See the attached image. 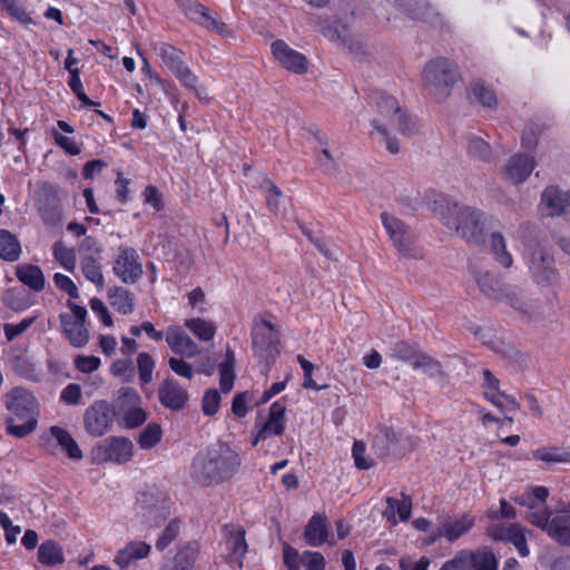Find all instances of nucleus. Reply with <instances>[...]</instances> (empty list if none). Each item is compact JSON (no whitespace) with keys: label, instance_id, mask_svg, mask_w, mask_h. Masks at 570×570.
Returning <instances> with one entry per match:
<instances>
[{"label":"nucleus","instance_id":"obj_47","mask_svg":"<svg viewBox=\"0 0 570 570\" xmlns=\"http://www.w3.org/2000/svg\"><path fill=\"white\" fill-rule=\"evenodd\" d=\"M10 366L16 374L24 379L32 377L36 370L35 364L22 351L17 354L14 351L11 352Z\"/></svg>","mask_w":570,"mask_h":570},{"label":"nucleus","instance_id":"obj_41","mask_svg":"<svg viewBox=\"0 0 570 570\" xmlns=\"http://www.w3.org/2000/svg\"><path fill=\"white\" fill-rule=\"evenodd\" d=\"M110 305L121 314H129L134 309L132 294L122 287H115L109 292Z\"/></svg>","mask_w":570,"mask_h":570},{"label":"nucleus","instance_id":"obj_4","mask_svg":"<svg viewBox=\"0 0 570 570\" xmlns=\"http://www.w3.org/2000/svg\"><path fill=\"white\" fill-rule=\"evenodd\" d=\"M459 67L444 57L430 60L423 71V87L435 101L445 100L460 80Z\"/></svg>","mask_w":570,"mask_h":570},{"label":"nucleus","instance_id":"obj_42","mask_svg":"<svg viewBox=\"0 0 570 570\" xmlns=\"http://www.w3.org/2000/svg\"><path fill=\"white\" fill-rule=\"evenodd\" d=\"M322 35L330 41H338L341 45L348 41L347 27L340 21L326 19L321 22Z\"/></svg>","mask_w":570,"mask_h":570},{"label":"nucleus","instance_id":"obj_22","mask_svg":"<svg viewBox=\"0 0 570 570\" xmlns=\"http://www.w3.org/2000/svg\"><path fill=\"white\" fill-rule=\"evenodd\" d=\"M541 204L548 209L549 216H560L570 206V191L549 186L541 195Z\"/></svg>","mask_w":570,"mask_h":570},{"label":"nucleus","instance_id":"obj_51","mask_svg":"<svg viewBox=\"0 0 570 570\" xmlns=\"http://www.w3.org/2000/svg\"><path fill=\"white\" fill-rule=\"evenodd\" d=\"M140 401L139 394L132 387H121L115 402V411L120 414L126 409L136 406Z\"/></svg>","mask_w":570,"mask_h":570},{"label":"nucleus","instance_id":"obj_27","mask_svg":"<svg viewBox=\"0 0 570 570\" xmlns=\"http://www.w3.org/2000/svg\"><path fill=\"white\" fill-rule=\"evenodd\" d=\"M224 530L226 531L227 535V548L230 550L229 558L230 561H237L239 562V566L242 564L240 558L244 557V554L247 551V543L245 541V531L243 528L233 525V524H226L224 525Z\"/></svg>","mask_w":570,"mask_h":570},{"label":"nucleus","instance_id":"obj_60","mask_svg":"<svg viewBox=\"0 0 570 570\" xmlns=\"http://www.w3.org/2000/svg\"><path fill=\"white\" fill-rule=\"evenodd\" d=\"M69 87L77 96V98L82 102L85 107L98 106V102L91 100L83 91L82 83L79 77V69L75 68V72H72V77H70Z\"/></svg>","mask_w":570,"mask_h":570},{"label":"nucleus","instance_id":"obj_1","mask_svg":"<svg viewBox=\"0 0 570 570\" xmlns=\"http://www.w3.org/2000/svg\"><path fill=\"white\" fill-rule=\"evenodd\" d=\"M239 455L226 443H217L193 462L196 479L207 485L229 480L240 466Z\"/></svg>","mask_w":570,"mask_h":570},{"label":"nucleus","instance_id":"obj_20","mask_svg":"<svg viewBox=\"0 0 570 570\" xmlns=\"http://www.w3.org/2000/svg\"><path fill=\"white\" fill-rule=\"evenodd\" d=\"M304 538L308 546L320 547L324 542L335 544V541L330 540V525L325 515L314 514L304 530Z\"/></svg>","mask_w":570,"mask_h":570},{"label":"nucleus","instance_id":"obj_23","mask_svg":"<svg viewBox=\"0 0 570 570\" xmlns=\"http://www.w3.org/2000/svg\"><path fill=\"white\" fill-rule=\"evenodd\" d=\"M534 168V161L527 155L512 156L504 167L505 177L513 184L527 180Z\"/></svg>","mask_w":570,"mask_h":570},{"label":"nucleus","instance_id":"obj_6","mask_svg":"<svg viewBox=\"0 0 570 570\" xmlns=\"http://www.w3.org/2000/svg\"><path fill=\"white\" fill-rule=\"evenodd\" d=\"M373 104L381 116L380 121L385 126L395 128L402 135H412L416 131V124L413 118L406 115L396 98L381 91H374L370 96Z\"/></svg>","mask_w":570,"mask_h":570},{"label":"nucleus","instance_id":"obj_49","mask_svg":"<svg viewBox=\"0 0 570 570\" xmlns=\"http://www.w3.org/2000/svg\"><path fill=\"white\" fill-rule=\"evenodd\" d=\"M1 9L23 26L33 24L35 21L18 0H0Z\"/></svg>","mask_w":570,"mask_h":570},{"label":"nucleus","instance_id":"obj_55","mask_svg":"<svg viewBox=\"0 0 570 570\" xmlns=\"http://www.w3.org/2000/svg\"><path fill=\"white\" fill-rule=\"evenodd\" d=\"M395 248L404 259H422L424 257V252L416 244L414 235H412L409 240H404L401 245H397Z\"/></svg>","mask_w":570,"mask_h":570},{"label":"nucleus","instance_id":"obj_2","mask_svg":"<svg viewBox=\"0 0 570 570\" xmlns=\"http://www.w3.org/2000/svg\"><path fill=\"white\" fill-rule=\"evenodd\" d=\"M449 216H444V225L454 229L456 234L472 245H482L487 242V234L492 230L498 220L480 209L462 206L454 203L448 208Z\"/></svg>","mask_w":570,"mask_h":570},{"label":"nucleus","instance_id":"obj_3","mask_svg":"<svg viewBox=\"0 0 570 570\" xmlns=\"http://www.w3.org/2000/svg\"><path fill=\"white\" fill-rule=\"evenodd\" d=\"M4 405L13 416L6 417V429L10 435L24 438L37 428V401L31 392L21 386L11 389L4 396Z\"/></svg>","mask_w":570,"mask_h":570},{"label":"nucleus","instance_id":"obj_10","mask_svg":"<svg viewBox=\"0 0 570 570\" xmlns=\"http://www.w3.org/2000/svg\"><path fill=\"white\" fill-rule=\"evenodd\" d=\"M62 194V189L56 184L45 181L39 186L37 206L43 223L48 226L55 227L61 223L60 198Z\"/></svg>","mask_w":570,"mask_h":570},{"label":"nucleus","instance_id":"obj_35","mask_svg":"<svg viewBox=\"0 0 570 570\" xmlns=\"http://www.w3.org/2000/svg\"><path fill=\"white\" fill-rule=\"evenodd\" d=\"M100 258L94 255H83L80 261L81 272L85 277L97 285L104 287V275L101 272Z\"/></svg>","mask_w":570,"mask_h":570},{"label":"nucleus","instance_id":"obj_63","mask_svg":"<svg viewBox=\"0 0 570 570\" xmlns=\"http://www.w3.org/2000/svg\"><path fill=\"white\" fill-rule=\"evenodd\" d=\"M301 562L305 570H324L325 559L320 552L305 551L301 556Z\"/></svg>","mask_w":570,"mask_h":570},{"label":"nucleus","instance_id":"obj_54","mask_svg":"<svg viewBox=\"0 0 570 570\" xmlns=\"http://www.w3.org/2000/svg\"><path fill=\"white\" fill-rule=\"evenodd\" d=\"M179 530V521L176 519L171 520L156 541V549L164 551L171 542L177 539Z\"/></svg>","mask_w":570,"mask_h":570},{"label":"nucleus","instance_id":"obj_12","mask_svg":"<svg viewBox=\"0 0 570 570\" xmlns=\"http://www.w3.org/2000/svg\"><path fill=\"white\" fill-rule=\"evenodd\" d=\"M529 269L540 286H551L558 279L553 256L543 247H537L530 255Z\"/></svg>","mask_w":570,"mask_h":570},{"label":"nucleus","instance_id":"obj_59","mask_svg":"<svg viewBox=\"0 0 570 570\" xmlns=\"http://www.w3.org/2000/svg\"><path fill=\"white\" fill-rule=\"evenodd\" d=\"M137 366L139 371V377L142 383H149L153 377V371L155 362L148 353H140L137 357Z\"/></svg>","mask_w":570,"mask_h":570},{"label":"nucleus","instance_id":"obj_33","mask_svg":"<svg viewBox=\"0 0 570 570\" xmlns=\"http://www.w3.org/2000/svg\"><path fill=\"white\" fill-rule=\"evenodd\" d=\"M38 560L49 567L63 563L65 557L61 546L53 540L42 542L38 549Z\"/></svg>","mask_w":570,"mask_h":570},{"label":"nucleus","instance_id":"obj_28","mask_svg":"<svg viewBox=\"0 0 570 570\" xmlns=\"http://www.w3.org/2000/svg\"><path fill=\"white\" fill-rule=\"evenodd\" d=\"M381 220L395 247L414 235L401 219L386 212L381 214Z\"/></svg>","mask_w":570,"mask_h":570},{"label":"nucleus","instance_id":"obj_21","mask_svg":"<svg viewBox=\"0 0 570 570\" xmlns=\"http://www.w3.org/2000/svg\"><path fill=\"white\" fill-rule=\"evenodd\" d=\"M166 342L175 354H179L184 357H194L199 352L197 344L190 336L177 327H169L167 330Z\"/></svg>","mask_w":570,"mask_h":570},{"label":"nucleus","instance_id":"obj_38","mask_svg":"<svg viewBox=\"0 0 570 570\" xmlns=\"http://www.w3.org/2000/svg\"><path fill=\"white\" fill-rule=\"evenodd\" d=\"M472 570H498V560L494 553L488 549H479L475 552H468Z\"/></svg>","mask_w":570,"mask_h":570},{"label":"nucleus","instance_id":"obj_43","mask_svg":"<svg viewBox=\"0 0 570 570\" xmlns=\"http://www.w3.org/2000/svg\"><path fill=\"white\" fill-rule=\"evenodd\" d=\"M185 326L189 328L200 341L204 342L213 340L216 333L215 324L203 318L185 320Z\"/></svg>","mask_w":570,"mask_h":570},{"label":"nucleus","instance_id":"obj_32","mask_svg":"<svg viewBox=\"0 0 570 570\" xmlns=\"http://www.w3.org/2000/svg\"><path fill=\"white\" fill-rule=\"evenodd\" d=\"M489 250L493 259L503 268H510L513 264V258L507 249V244L503 235L499 232H491L488 242Z\"/></svg>","mask_w":570,"mask_h":570},{"label":"nucleus","instance_id":"obj_30","mask_svg":"<svg viewBox=\"0 0 570 570\" xmlns=\"http://www.w3.org/2000/svg\"><path fill=\"white\" fill-rule=\"evenodd\" d=\"M197 556V543H187L177 551L173 560L163 570H193Z\"/></svg>","mask_w":570,"mask_h":570},{"label":"nucleus","instance_id":"obj_16","mask_svg":"<svg viewBox=\"0 0 570 570\" xmlns=\"http://www.w3.org/2000/svg\"><path fill=\"white\" fill-rule=\"evenodd\" d=\"M132 442L122 436H111L97 446V455L118 464L128 462L132 456Z\"/></svg>","mask_w":570,"mask_h":570},{"label":"nucleus","instance_id":"obj_14","mask_svg":"<svg viewBox=\"0 0 570 570\" xmlns=\"http://www.w3.org/2000/svg\"><path fill=\"white\" fill-rule=\"evenodd\" d=\"M114 272L124 283L135 284L142 275V266L136 249L119 247Z\"/></svg>","mask_w":570,"mask_h":570},{"label":"nucleus","instance_id":"obj_36","mask_svg":"<svg viewBox=\"0 0 570 570\" xmlns=\"http://www.w3.org/2000/svg\"><path fill=\"white\" fill-rule=\"evenodd\" d=\"M413 368L422 370L429 377L442 380L445 376L442 364L424 352H420L412 363Z\"/></svg>","mask_w":570,"mask_h":570},{"label":"nucleus","instance_id":"obj_50","mask_svg":"<svg viewBox=\"0 0 570 570\" xmlns=\"http://www.w3.org/2000/svg\"><path fill=\"white\" fill-rule=\"evenodd\" d=\"M175 76L183 86L193 90L198 99H207L206 89L204 87H197L198 78L187 66L180 69Z\"/></svg>","mask_w":570,"mask_h":570},{"label":"nucleus","instance_id":"obj_11","mask_svg":"<svg viewBox=\"0 0 570 570\" xmlns=\"http://www.w3.org/2000/svg\"><path fill=\"white\" fill-rule=\"evenodd\" d=\"M68 306L72 314L65 313L59 316L62 333L72 346L82 347L89 341V333L85 327L87 309L71 302L68 303Z\"/></svg>","mask_w":570,"mask_h":570},{"label":"nucleus","instance_id":"obj_62","mask_svg":"<svg viewBox=\"0 0 570 570\" xmlns=\"http://www.w3.org/2000/svg\"><path fill=\"white\" fill-rule=\"evenodd\" d=\"M220 403V394L216 389L208 390L203 397V412L212 416L217 413Z\"/></svg>","mask_w":570,"mask_h":570},{"label":"nucleus","instance_id":"obj_40","mask_svg":"<svg viewBox=\"0 0 570 570\" xmlns=\"http://www.w3.org/2000/svg\"><path fill=\"white\" fill-rule=\"evenodd\" d=\"M159 55L166 67L176 75L183 69L186 63L184 61V52L170 45H163L159 49Z\"/></svg>","mask_w":570,"mask_h":570},{"label":"nucleus","instance_id":"obj_25","mask_svg":"<svg viewBox=\"0 0 570 570\" xmlns=\"http://www.w3.org/2000/svg\"><path fill=\"white\" fill-rule=\"evenodd\" d=\"M150 549L151 547L142 541L128 542L117 552L114 562L120 569H127L131 562L146 558L149 554Z\"/></svg>","mask_w":570,"mask_h":570},{"label":"nucleus","instance_id":"obj_56","mask_svg":"<svg viewBox=\"0 0 570 570\" xmlns=\"http://www.w3.org/2000/svg\"><path fill=\"white\" fill-rule=\"evenodd\" d=\"M420 350L416 346L409 344L407 342H397L392 348V356L403 362L414 363L416 356L420 354Z\"/></svg>","mask_w":570,"mask_h":570},{"label":"nucleus","instance_id":"obj_37","mask_svg":"<svg viewBox=\"0 0 570 570\" xmlns=\"http://www.w3.org/2000/svg\"><path fill=\"white\" fill-rule=\"evenodd\" d=\"M50 433L57 440L59 445L67 452L70 459L80 460L82 458V451L67 430L59 426H51Z\"/></svg>","mask_w":570,"mask_h":570},{"label":"nucleus","instance_id":"obj_8","mask_svg":"<svg viewBox=\"0 0 570 570\" xmlns=\"http://www.w3.org/2000/svg\"><path fill=\"white\" fill-rule=\"evenodd\" d=\"M476 285L487 297L504 302L520 312H528L527 303L522 301L521 293L517 288H505L501 278L494 273L484 269L475 274Z\"/></svg>","mask_w":570,"mask_h":570},{"label":"nucleus","instance_id":"obj_13","mask_svg":"<svg viewBox=\"0 0 570 570\" xmlns=\"http://www.w3.org/2000/svg\"><path fill=\"white\" fill-rule=\"evenodd\" d=\"M117 414L108 402L96 401L90 405L83 416L86 431L92 436H101L109 431L114 416Z\"/></svg>","mask_w":570,"mask_h":570},{"label":"nucleus","instance_id":"obj_5","mask_svg":"<svg viewBox=\"0 0 570 570\" xmlns=\"http://www.w3.org/2000/svg\"><path fill=\"white\" fill-rule=\"evenodd\" d=\"M278 332L274 324L262 315H256L252 327V346L255 356L269 370L271 362L279 354Z\"/></svg>","mask_w":570,"mask_h":570},{"label":"nucleus","instance_id":"obj_29","mask_svg":"<svg viewBox=\"0 0 570 570\" xmlns=\"http://www.w3.org/2000/svg\"><path fill=\"white\" fill-rule=\"evenodd\" d=\"M474 523V519L468 515L461 518L444 517L441 522V529L444 537L453 542L459 539L462 534L468 532Z\"/></svg>","mask_w":570,"mask_h":570},{"label":"nucleus","instance_id":"obj_24","mask_svg":"<svg viewBox=\"0 0 570 570\" xmlns=\"http://www.w3.org/2000/svg\"><path fill=\"white\" fill-rule=\"evenodd\" d=\"M284 414L285 406L279 402L273 403L269 407L268 419L253 440V445H256L259 440H265L269 435H281L284 432Z\"/></svg>","mask_w":570,"mask_h":570},{"label":"nucleus","instance_id":"obj_7","mask_svg":"<svg viewBox=\"0 0 570 570\" xmlns=\"http://www.w3.org/2000/svg\"><path fill=\"white\" fill-rule=\"evenodd\" d=\"M527 520L546 531L558 543L570 547V511L562 509L554 515L549 509L531 511Z\"/></svg>","mask_w":570,"mask_h":570},{"label":"nucleus","instance_id":"obj_53","mask_svg":"<svg viewBox=\"0 0 570 570\" xmlns=\"http://www.w3.org/2000/svg\"><path fill=\"white\" fill-rule=\"evenodd\" d=\"M161 439V428L157 423L148 424L140 433L138 443L141 449L154 448Z\"/></svg>","mask_w":570,"mask_h":570},{"label":"nucleus","instance_id":"obj_57","mask_svg":"<svg viewBox=\"0 0 570 570\" xmlns=\"http://www.w3.org/2000/svg\"><path fill=\"white\" fill-rule=\"evenodd\" d=\"M110 373L125 382H131L135 377V367L130 360H117L112 362Z\"/></svg>","mask_w":570,"mask_h":570},{"label":"nucleus","instance_id":"obj_52","mask_svg":"<svg viewBox=\"0 0 570 570\" xmlns=\"http://www.w3.org/2000/svg\"><path fill=\"white\" fill-rule=\"evenodd\" d=\"M53 256L60 265L69 272L76 267V254L72 248L66 247L62 242H56L53 245Z\"/></svg>","mask_w":570,"mask_h":570},{"label":"nucleus","instance_id":"obj_17","mask_svg":"<svg viewBox=\"0 0 570 570\" xmlns=\"http://www.w3.org/2000/svg\"><path fill=\"white\" fill-rule=\"evenodd\" d=\"M158 397L160 403L171 411L184 410L189 400L187 390L170 377L164 380L159 385Z\"/></svg>","mask_w":570,"mask_h":570},{"label":"nucleus","instance_id":"obj_58","mask_svg":"<svg viewBox=\"0 0 570 570\" xmlns=\"http://www.w3.org/2000/svg\"><path fill=\"white\" fill-rule=\"evenodd\" d=\"M121 413L124 425L129 429L140 426L147 420L146 412L137 405L126 409Z\"/></svg>","mask_w":570,"mask_h":570},{"label":"nucleus","instance_id":"obj_46","mask_svg":"<svg viewBox=\"0 0 570 570\" xmlns=\"http://www.w3.org/2000/svg\"><path fill=\"white\" fill-rule=\"evenodd\" d=\"M471 92L483 107L493 109L498 106L494 91L481 80H475L471 83Z\"/></svg>","mask_w":570,"mask_h":570},{"label":"nucleus","instance_id":"obj_19","mask_svg":"<svg viewBox=\"0 0 570 570\" xmlns=\"http://www.w3.org/2000/svg\"><path fill=\"white\" fill-rule=\"evenodd\" d=\"M402 11L413 20H420L430 24L441 22V16L434 7L425 0H400Z\"/></svg>","mask_w":570,"mask_h":570},{"label":"nucleus","instance_id":"obj_31","mask_svg":"<svg viewBox=\"0 0 570 570\" xmlns=\"http://www.w3.org/2000/svg\"><path fill=\"white\" fill-rule=\"evenodd\" d=\"M17 278L36 292H41L45 288V276L41 268L32 264L19 265L16 268Z\"/></svg>","mask_w":570,"mask_h":570},{"label":"nucleus","instance_id":"obj_48","mask_svg":"<svg viewBox=\"0 0 570 570\" xmlns=\"http://www.w3.org/2000/svg\"><path fill=\"white\" fill-rule=\"evenodd\" d=\"M499 380L492 374L490 370H483V384L484 397L497 407H502L503 403L498 399L500 389Z\"/></svg>","mask_w":570,"mask_h":570},{"label":"nucleus","instance_id":"obj_26","mask_svg":"<svg viewBox=\"0 0 570 570\" xmlns=\"http://www.w3.org/2000/svg\"><path fill=\"white\" fill-rule=\"evenodd\" d=\"M400 440V433L384 428L374 436L372 446L380 458H386L399 452Z\"/></svg>","mask_w":570,"mask_h":570},{"label":"nucleus","instance_id":"obj_9","mask_svg":"<svg viewBox=\"0 0 570 570\" xmlns=\"http://www.w3.org/2000/svg\"><path fill=\"white\" fill-rule=\"evenodd\" d=\"M137 503L149 527H158L170 514L169 498L156 488L139 493Z\"/></svg>","mask_w":570,"mask_h":570},{"label":"nucleus","instance_id":"obj_64","mask_svg":"<svg viewBox=\"0 0 570 570\" xmlns=\"http://www.w3.org/2000/svg\"><path fill=\"white\" fill-rule=\"evenodd\" d=\"M466 551L458 553L452 560L445 562L440 570H472Z\"/></svg>","mask_w":570,"mask_h":570},{"label":"nucleus","instance_id":"obj_34","mask_svg":"<svg viewBox=\"0 0 570 570\" xmlns=\"http://www.w3.org/2000/svg\"><path fill=\"white\" fill-rule=\"evenodd\" d=\"M21 254V246L16 235L7 229H0V258L16 262Z\"/></svg>","mask_w":570,"mask_h":570},{"label":"nucleus","instance_id":"obj_45","mask_svg":"<svg viewBox=\"0 0 570 570\" xmlns=\"http://www.w3.org/2000/svg\"><path fill=\"white\" fill-rule=\"evenodd\" d=\"M259 187L265 194L267 208L273 214H278L281 198L283 196L282 190L267 177H263Z\"/></svg>","mask_w":570,"mask_h":570},{"label":"nucleus","instance_id":"obj_44","mask_svg":"<svg viewBox=\"0 0 570 570\" xmlns=\"http://www.w3.org/2000/svg\"><path fill=\"white\" fill-rule=\"evenodd\" d=\"M532 456L549 464L570 462V452L556 446L539 448L532 452Z\"/></svg>","mask_w":570,"mask_h":570},{"label":"nucleus","instance_id":"obj_39","mask_svg":"<svg viewBox=\"0 0 570 570\" xmlns=\"http://www.w3.org/2000/svg\"><path fill=\"white\" fill-rule=\"evenodd\" d=\"M469 156L478 161L491 163L493 153L491 146L482 138L476 136H470L468 138L466 147Z\"/></svg>","mask_w":570,"mask_h":570},{"label":"nucleus","instance_id":"obj_61","mask_svg":"<svg viewBox=\"0 0 570 570\" xmlns=\"http://www.w3.org/2000/svg\"><path fill=\"white\" fill-rule=\"evenodd\" d=\"M507 535H509V541L515 546L522 557H527L529 554L525 537L518 525H510L507 528Z\"/></svg>","mask_w":570,"mask_h":570},{"label":"nucleus","instance_id":"obj_15","mask_svg":"<svg viewBox=\"0 0 570 570\" xmlns=\"http://www.w3.org/2000/svg\"><path fill=\"white\" fill-rule=\"evenodd\" d=\"M272 52L279 65L291 72L303 75L308 69L307 58L292 49L284 40H275L272 43Z\"/></svg>","mask_w":570,"mask_h":570},{"label":"nucleus","instance_id":"obj_18","mask_svg":"<svg viewBox=\"0 0 570 570\" xmlns=\"http://www.w3.org/2000/svg\"><path fill=\"white\" fill-rule=\"evenodd\" d=\"M176 3L189 20L199 23L206 29L223 32L225 24L212 17L207 8L196 0H176Z\"/></svg>","mask_w":570,"mask_h":570}]
</instances>
